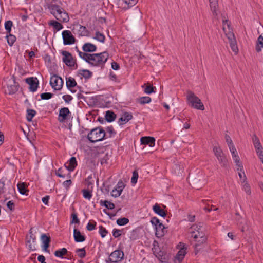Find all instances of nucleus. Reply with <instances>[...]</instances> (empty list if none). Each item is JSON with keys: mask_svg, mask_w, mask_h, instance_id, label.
<instances>
[{"mask_svg": "<svg viewBox=\"0 0 263 263\" xmlns=\"http://www.w3.org/2000/svg\"><path fill=\"white\" fill-rule=\"evenodd\" d=\"M203 225V222H199L198 224H193L189 229V232L191 234V237L196 242V243L194 245L195 254H197L200 249L199 247L201 245L205 243L207 240Z\"/></svg>", "mask_w": 263, "mask_h": 263, "instance_id": "1", "label": "nucleus"}, {"mask_svg": "<svg viewBox=\"0 0 263 263\" xmlns=\"http://www.w3.org/2000/svg\"><path fill=\"white\" fill-rule=\"evenodd\" d=\"M222 23L223 30L225 32L226 35H227L229 40L231 49L235 53H237L238 51V49L237 45V43L235 37V35L234 33L230 30L231 23L230 22H229L228 20L226 19L225 17L224 16L223 17L222 19Z\"/></svg>", "mask_w": 263, "mask_h": 263, "instance_id": "2", "label": "nucleus"}, {"mask_svg": "<svg viewBox=\"0 0 263 263\" xmlns=\"http://www.w3.org/2000/svg\"><path fill=\"white\" fill-rule=\"evenodd\" d=\"M109 54L107 52L104 51L99 53L90 54L88 63L93 66L103 67L107 61Z\"/></svg>", "mask_w": 263, "mask_h": 263, "instance_id": "3", "label": "nucleus"}, {"mask_svg": "<svg viewBox=\"0 0 263 263\" xmlns=\"http://www.w3.org/2000/svg\"><path fill=\"white\" fill-rule=\"evenodd\" d=\"M105 130L101 127H96L90 130L88 134L87 138L91 143L103 140L105 137Z\"/></svg>", "mask_w": 263, "mask_h": 263, "instance_id": "4", "label": "nucleus"}, {"mask_svg": "<svg viewBox=\"0 0 263 263\" xmlns=\"http://www.w3.org/2000/svg\"><path fill=\"white\" fill-rule=\"evenodd\" d=\"M186 98L189 104L191 107L201 110H204V106L201 100L192 91H187Z\"/></svg>", "mask_w": 263, "mask_h": 263, "instance_id": "5", "label": "nucleus"}, {"mask_svg": "<svg viewBox=\"0 0 263 263\" xmlns=\"http://www.w3.org/2000/svg\"><path fill=\"white\" fill-rule=\"evenodd\" d=\"M124 254L121 250H116L109 255V257L106 260L107 263H117L123 259Z\"/></svg>", "mask_w": 263, "mask_h": 263, "instance_id": "6", "label": "nucleus"}, {"mask_svg": "<svg viewBox=\"0 0 263 263\" xmlns=\"http://www.w3.org/2000/svg\"><path fill=\"white\" fill-rule=\"evenodd\" d=\"M213 151L221 166L226 167L228 161L221 149L219 147L214 146Z\"/></svg>", "mask_w": 263, "mask_h": 263, "instance_id": "7", "label": "nucleus"}, {"mask_svg": "<svg viewBox=\"0 0 263 263\" xmlns=\"http://www.w3.org/2000/svg\"><path fill=\"white\" fill-rule=\"evenodd\" d=\"M7 85V89L5 90V92L9 95L16 93L20 86L19 84L15 82V78L14 76L8 81Z\"/></svg>", "mask_w": 263, "mask_h": 263, "instance_id": "8", "label": "nucleus"}, {"mask_svg": "<svg viewBox=\"0 0 263 263\" xmlns=\"http://www.w3.org/2000/svg\"><path fill=\"white\" fill-rule=\"evenodd\" d=\"M63 57L62 59L63 62L68 67H73L75 65L76 67L75 69H77L78 65L76 63V60L73 59L72 54L67 51H62L61 52Z\"/></svg>", "mask_w": 263, "mask_h": 263, "instance_id": "9", "label": "nucleus"}, {"mask_svg": "<svg viewBox=\"0 0 263 263\" xmlns=\"http://www.w3.org/2000/svg\"><path fill=\"white\" fill-rule=\"evenodd\" d=\"M63 84L64 81L60 77L56 74L51 77L50 84L55 90H60L63 87Z\"/></svg>", "mask_w": 263, "mask_h": 263, "instance_id": "10", "label": "nucleus"}, {"mask_svg": "<svg viewBox=\"0 0 263 263\" xmlns=\"http://www.w3.org/2000/svg\"><path fill=\"white\" fill-rule=\"evenodd\" d=\"M63 44L65 45H71L75 43L76 39L69 30H64L62 33Z\"/></svg>", "mask_w": 263, "mask_h": 263, "instance_id": "11", "label": "nucleus"}, {"mask_svg": "<svg viewBox=\"0 0 263 263\" xmlns=\"http://www.w3.org/2000/svg\"><path fill=\"white\" fill-rule=\"evenodd\" d=\"M25 82L29 85L30 91L35 92L39 87V80L36 77H30L25 79Z\"/></svg>", "mask_w": 263, "mask_h": 263, "instance_id": "12", "label": "nucleus"}, {"mask_svg": "<svg viewBox=\"0 0 263 263\" xmlns=\"http://www.w3.org/2000/svg\"><path fill=\"white\" fill-rule=\"evenodd\" d=\"M254 147H255L256 153L258 154L260 160L263 163V155L262 154V146L259 139L256 135H254L252 138Z\"/></svg>", "mask_w": 263, "mask_h": 263, "instance_id": "13", "label": "nucleus"}, {"mask_svg": "<svg viewBox=\"0 0 263 263\" xmlns=\"http://www.w3.org/2000/svg\"><path fill=\"white\" fill-rule=\"evenodd\" d=\"M5 190L6 193H4V195L5 199L3 202L7 200L10 199L11 197L13 196L14 194L15 193V188L10 182H7V187L5 189Z\"/></svg>", "mask_w": 263, "mask_h": 263, "instance_id": "14", "label": "nucleus"}, {"mask_svg": "<svg viewBox=\"0 0 263 263\" xmlns=\"http://www.w3.org/2000/svg\"><path fill=\"white\" fill-rule=\"evenodd\" d=\"M71 115L69 109L67 107L62 108L59 111L58 120L60 122H63L67 120Z\"/></svg>", "mask_w": 263, "mask_h": 263, "instance_id": "15", "label": "nucleus"}, {"mask_svg": "<svg viewBox=\"0 0 263 263\" xmlns=\"http://www.w3.org/2000/svg\"><path fill=\"white\" fill-rule=\"evenodd\" d=\"M41 238L43 243V250L45 252L49 253V250L48 249L50 246V242L51 241L50 236H48L45 234H43L41 235Z\"/></svg>", "mask_w": 263, "mask_h": 263, "instance_id": "16", "label": "nucleus"}, {"mask_svg": "<svg viewBox=\"0 0 263 263\" xmlns=\"http://www.w3.org/2000/svg\"><path fill=\"white\" fill-rule=\"evenodd\" d=\"M31 230L32 228L30 230V236L29 238H27L26 245L28 246L29 250L34 251L36 249L35 245H33V243L35 242L36 237L32 233Z\"/></svg>", "mask_w": 263, "mask_h": 263, "instance_id": "17", "label": "nucleus"}, {"mask_svg": "<svg viewBox=\"0 0 263 263\" xmlns=\"http://www.w3.org/2000/svg\"><path fill=\"white\" fill-rule=\"evenodd\" d=\"M155 228L156 230L155 235L158 238L163 236L166 232L165 231V227L162 223L159 224Z\"/></svg>", "mask_w": 263, "mask_h": 263, "instance_id": "18", "label": "nucleus"}, {"mask_svg": "<svg viewBox=\"0 0 263 263\" xmlns=\"http://www.w3.org/2000/svg\"><path fill=\"white\" fill-rule=\"evenodd\" d=\"M141 143L142 144L148 145L151 147L155 145V139L152 137H143L141 138Z\"/></svg>", "mask_w": 263, "mask_h": 263, "instance_id": "19", "label": "nucleus"}, {"mask_svg": "<svg viewBox=\"0 0 263 263\" xmlns=\"http://www.w3.org/2000/svg\"><path fill=\"white\" fill-rule=\"evenodd\" d=\"M49 10L50 13L56 18L57 17V15L61 14L62 13V10H64L63 8L61 7L59 5H51L49 7Z\"/></svg>", "mask_w": 263, "mask_h": 263, "instance_id": "20", "label": "nucleus"}, {"mask_svg": "<svg viewBox=\"0 0 263 263\" xmlns=\"http://www.w3.org/2000/svg\"><path fill=\"white\" fill-rule=\"evenodd\" d=\"M73 237L76 242H82L85 240V237L82 235L80 231L77 229H74Z\"/></svg>", "mask_w": 263, "mask_h": 263, "instance_id": "21", "label": "nucleus"}, {"mask_svg": "<svg viewBox=\"0 0 263 263\" xmlns=\"http://www.w3.org/2000/svg\"><path fill=\"white\" fill-rule=\"evenodd\" d=\"M82 49L86 52H92L96 51L97 47L92 43H86L83 45Z\"/></svg>", "mask_w": 263, "mask_h": 263, "instance_id": "22", "label": "nucleus"}, {"mask_svg": "<svg viewBox=\"0 0 263 263\" xmlns=\"http://www.w3.org/2000/svg\"><path fill=\"white\" fill-rule=\"evenodd\" d=\"M57 20L60 22L67 23L69 21V16L68 13L65 10H62L61 14L57 15Z\"/></svg>", "mask_w": 263, "mask_h": 263, "instance_id": "23", "label": "nucleus"}, {"mask_svg": "<svg viewBox=\"0 0 263 263\" xmlns=\"http://www.w3.org/2000/svg\"><path fill=\"white\" fill-rule=\"evenodd\" d=\"M210 2V5L211 10L212 12L213 15L214 16H217V11L218 10V1L217 0H212Z\"/></svg>", "mask_w": 263, "mask_h": 263, "instance_id": "24", "label": "nucleus"}, {"mask_svg": "<svg viewBox=\"0 0 263 263\" xmlns=\"http://www.w3.org/2000/svg\"><path fill=\"white\" fill-rule=\"evenodd\" d=\"M66 85L68 89H69L72 92H74V91L70 89V88L76 86L77 82L74 78L71 77H67L66 78Z\"/></svg>", "mask_w": 263, "mask_h": 263, "instance_id": "25", "label": "nucleus"}, {"mask_svg": "<svg viewBox=\"0 0 263 263\" xmlns=\"http://www.w3.org/2000/svg\"><path fill=\"white\" fill-rule=\"evenodd\" d=\"M77 165V162L76 158L74 157H72L69 160V163L68 165H65L66 169L69 171H73L76 166Z\"/></svg>", "mask_w": 263, "mask_h": 263, "instance_id": "26", "label": "nucleus"}, {"mask_svg": "<svg viewBox=\"0 0 263 263\" xmlns=\"http://www.w3.org/2000/svg\"><path fill=\"white\" fill-rule=\"evenodd\" d=\"M77 27L79 28L78 31V34L82 36H89L90 32L86 29V27L81 25H78Z\"/></svg>", "mask_w": 263, "mask_h": 263, "instance_id": "27", "label": "nucleus"}, {"mask_svg": "<svg viewBox=\"0 0 263 263\" xmlns=\"http://www.w3.org/2000/svg\"><path fill=\"white\" fill-rule=\"evenodd\" d=\"M154 212L158 215L164 217L166 215L165 211L161 209V208L156 203L153 207Z\"/></svg>", "mask_w": 263, "mask_h": 263, "instance_id": "28", "label": "nucleus"}, {"mask_svg": "<svg viewBox=\"0 0 263 263\" xmlns=\"http://www.w3.org/2000/svg\"><path fill=\"white\" fill-rule=\"evenodd\" d=\"M116 115L112 111L108 110L106 112L105 119L108 122H111L115 120Z\"/></svg>", "mask_w": 263, "mask_h": 263, "instance_id": "29", "label": "nucleus"}, {"mask_svg": "<svg viewBox=\"0 0 263 263\" xmlns=\"http://www.w3.org/2000/svg\"><path fill=\"white\" fill-rule=\"evenodd\" d=\"M78 73L87 79L90 78L92 76V72L87 69H80L78 71Z\"/></svg>", "mask_w": 263, "mask_h": 263, "instance_id": "30", "label": "nucleus"}, {"mask_svg": "<svg viewBox=\"0 0 263 263\" xmlns=\"http://www.w3.org/2000/svg\"><path fill=\"white\" fill-rule=\"evenodd\" d=\"M262 48H263V36L260 35L256 43L255 50L256 52H259L261 51Z\"/></svg>", "mask_w": 263, "mask_h": 263, "instance_id": "31", "label": "nucleus"}, {"mask_svg": "<svg viewBox=\"0 0 263 263\" xmlns=\"http://www.w3.org/2000/svg\"><path fill=\"white\" fill-rule=\"evenodd\" d=\"M233 160L234 161L236 165L238 166L237 171L242 172L243 171V165L240 161V159L238 155L233 156Z\"/></svg>", "mask_w": 263, "mask_h": 263, "instance_id": "32", "label": "nucleus"}, {"mask_svg": "<svg viewBox=\"0 0 263 263\" xmlns=\"http://www.w3.org/2000/svg\"><path fill=\"white\" fill-rule=\"evenodd\" d=\"M67 250L66 248H63L55 251L54 254L56 257L63 258V256L67 254Z\"/></svg>", "mask_w": 263, "mask_h": 263, "instance_id": "33", "label": "nucleus"}, {"mask_svg": "<svg viewBox=\"0 0 263 263\" xmlns=\"http://www.w3.org/2000/svg\"><path fill=\"white\" fill-rule=\"evenodd\" d=\"M152 100L149 97L145 96L139 98L137 99L136 102L141 105L149 103L151 102Z\"/></svg>", "mask_w": 263, "mask_h": 263, "instance_id": "34", "label": "nucleus"}, {"mask_svg": "<svg viewBox=\"0 0 263 263\" xmlns=\"http://www.w3.org/2000/svg\"><path fill=\"white\" fill-rule=\"evenodd\" d=\"M239 229L242 232H245L249 230V226L245 219H242L241 221L238 223Z\"/></svg>", "mask_w": 263, "mask_h": 263, "instance_id": "35", "label": "nucleus"}, {"mask_svg": "<svg viewBox=\"0 0 263 263\" xmlns=\"http://www.w3.org/2000/svg\"><path fill=\"white\" fill-rule=\"evenodd\" d=\"M100 204L101 206H104L106 207L108 209L112 210L115 208V204L108 201L105 200H100Z\"/></svg>", "mask_w": 263, "mask_h": 263, "instance_id": "36", "label": "nucleus"}, {"mask_svg": "<svg viewBox=\"0 0 263 263\" xmlns=\"http://www.w3.org/2000/svg\"><path fill=\"white\" fill-rule=\"evenodd\" d=\"M186 252L184 248H181V249L178 252L176 255V259L179 261H182L184 258Z\"/></svg>", "mask_w": 263, "mask_h": 263, "instance_id": "37", "label": "nucleus"}, {"mask_svg": "<svg viewBox=\"0 0 263 263\" xmlns=\"http://www.w3.org/2000/svg\"><path fill=\"white\" fill-rule=\"evenodd\" d=\"M6 37L7 38L8 44L10 46L13 45L16 40V37L14 35L11 34V32L10 33H7Z\"/></svg>", "mask_w": 263, "mask_h": 263, "instance_id": "38", "label": "nucleus"}, {"mask_svg": "<svg viewBox=\"0 0 263 263\" xmlns=\"http://www.w3.org/2000/svg\"><path fill=\"white\" fill-rule=\"evenodd\" d=\"M17 188L21 194L27 195L26 193L28 192V190L26 189V185L25 183H18L17 184Z\"/></svg>", "mask_w": 263, "mask_h": 263, "instance_id": "39", "label": "nucleus"}, {"mask_svg": "<svg viewBox=\"0 0 263 263\" xmlns=\"http://www.w3.org/2000/svg\"><path fill=\"white\" fill-rule=\"evenodd\" d=\"M76 49H77V51L79 53V57L83 59L84 61H85L86 62L88 63L89 58L90 57V54L87 53L86 52H82L78 50V47H76Z\"/></svg>", "mask_w": 263, "mask_h": 263, "instance_id": "40", "label": "nucleus"}, {"mask_svg": "<svg viewBox=\"0 0 263 263\" xmlns=\"http://www.w3.org/2000/svg\"><path fill=\"white\" fill-rule=\"evenodd\" d=\"M93 38L101 43H104L105 40L104 35L103 33H100L99 31H97L96 32L95 36Z\"/></svg>", "mask_w": 263, "mask_h": 263, "instance_id": "41", "label": "nucleus"}, {"mask_svg": "<svg viewBox=\"0 0 263 263\" xmlns=\"http://www.w3.org/2000/svg\"><path fill=\"white\" fill-rule=\"evenodd\" d=\"M121 2L123 3H124L125 4L127 5V7L124 6V8L125 9H128L135 5L137 3L136 0H121Z\"/></svg>", "mask_w": 263, "mask_h": 263, "instance_id": "42", "label": "nucleus"}, {"mask_svg": "<svg viewBox=\"0 0 263 263\" xmlns=\"http://www.w3.org/2000/svg\"><path fill=\"white\" fill-rule=\"evenodd\" d=\"M49 25L53 26V28L59 31L61 30L63 26V25L59 22H57L55 21H52L50 23Z\"/></svg>", "mask_w": 263, "mask_h": 263, "instance_id": "43", "label": "nucleus"}, {"mask_svg": "<svg viewBox=\"0 0 263 263\" xmlns=\"http://www.w3.org/2000/svg\"><path fill=\"white\" fill-rule=\"evenodd\" d=\"M83 196L84 198L90 200L92 196V191L89 190L83 189L82 190Z\"/></svg>", "mask_w": 263, "mask_h": 263, "instance_id": "44", "label": "nucleus"}, {"mask_svg": "<svg viewBox=\"0 0 263 263\" xmlns=\"http://www.w3.org/2000/svg\"><path fill=\"white\" fill-rule=\"evenodd\" d=\"M27 120L28 121H31L33 118V117L36 114L35 110L31 109H28L27 110Z\"/></svg>", "mask_w": 263, "mask_h": 263, "instance_id": "45", "label": "nucleus"}, {"mask_svg": "<svg viewBox=\"0 0 263 263\" xmlns=\"http://www.w3.org/2000/svg\"><path fill=\"white\" fill-rule=\"evenodd\" d=\"M78 256L81 258H84L86 255V252L84 248L81 249H77L76 250Z\"/></svg>", "mask_w": 263, "mask_h": 263, "instance_id": "46", "label": "nucleus"}, {"mask_svg": "<svg viewBox=\"0 0 263 263\" xmlns=\"http://www.w3.org/2000/svg\"><path fill=\"white\" fill-rule=\"evenodd\" d=\"M129 220L127 218L123 217L117 220V224L119 226H124L129 222Z\"/></svg>", "mask_w": 263, "mask_h": 263, "instance_id": "47", "label": "nucleus"}, {"mask_svg": "<svg viewBox=\"0 0 263 263\" xmlns=\"http://www.w3.org/2000/svg\"><path fill=\"white\" fill-rule=\"evenodd\" d=\"M13 25V23L11 21H7L5 23V28L6 30L7 33H10L11 31V27Z\"/></svg>", "mask_w": 263, "mask_h": 263, "instance_id": "48", "label": "nucleus"}, {"mask_svg": "<svg viewBox=\"0 0 263 263\" xmlns=\"http://www.w3.org/2000/svg\"><path fill=\"white\" fill-rule=\"evenodd\" d=\"M156 89V88L155 87L152 85H148L145 87L144 91L145 93L151 94L153 92H155V90Z\"/></svg>", "mask_w": 263, "mask_h": 263, "instance_id": "49", "label": "nucleus"}, {"mask_svg": "<svg viewBox=\"0 0 263 263\" xmlns=\"http://www.w3.org/2000/svg\"><path fill=\"white\" fill-rule=\"evenodd\" d=\"M7 187V183H5L4 181L0 180V195L6 193L5 189Z\"/></svg>", "mask_w": 263, "mask_h": 263, "instance_id": "50", "label": "nucleus"}, {"mask_svg": "<svg viewBox=\"0 0 263 263\" xmlns=\"http://www.w3.org/2000/svg\"><path fill=\"white\" fill-rule=\"evenodd\" d=\"M122 117L124 120V123H127L133 118L132 114L127 112H124Z\"/></svg>", "mask_w": 263, "mask_h": 263, "instance_id": "51", "label": "nucleus"}, {"mask_svg": "<svg viewBox=\"0 0 263 263\" xmlns=\"http://www.w3.org/2000/svg\"><path fill=\"white\" fill-rule=\"evenodd\" d=\"M53 94L50 92H44L41 94L40 96L42 100H49L51 99Z\"/></svg>", "mask_w": 263, "mask_h": 263, "instance_id": "52", "label": "nucleus"}, {"mask_svg": "<svg viewBox=\"0 0 263 263\" xmlns=\"http://www.w3.org/2000/svg\"><path fill=\"white\" fill-rule=\"evenodd\" d=\"M99 233L101 235L102 238L105 237L106 234L108 233L107 230L103 227L102 226H99Z\"/></svg>", "mask_w": 263, "mask_h": 263, "instance_id": "53", "label": "nucleus"}, {"mask_svg": "<svg viewBox=\"0 0 263 263\" xmlns=\"http://www.w3.org/2000/svg\"><path fill=\"white\" fill-rule=\"evenodd\" d=\"M138 178V173L137 171H134L133 172V176L131 179V182L133 184H136L137 182Z\"/></svg>", "mask_w": 263, "mask_h": 263, "instance_id": "54", "label": "nucleus"}, {"mask_svg": "<svg viewBox=\"0 0 263 263\" xmlns=\"http://www.w3.org/2000/svg\"><path fill=\"white\" fill-rule=\"evenodd\" d=\"M242 186V189L248 195H250L251 194V188L248 182L243 184Z\"/></svg>", "mask_w": 263, "mask_h": 263, "instance_id": "55", "label": "nucleus"}, {"mask_svg": "<svg viewBox=\"0 0 263 263\" xmlns=\"http://www.w3.org/2000/svg\"><path fill=\"white\" fill-rule=\"evenodd\" d=\"M96 222L95 221H93L92 222H89L86 227L88 231H92L94 230L96 228Z\"/></svg>", "mask_w": 263, "mask_h": 263, "instance_id": "56", "label": "nucleus"}, {"mask_svg": "<svg viewBox=\"0 0 263 263\" xmlns=\"http://www.w3.org/2000/svg\"><path fill=\"white\" fill-rule=\"evenodd\" d=\"M109 188H110L109 185H107V184H105V183H104L103 184V186L101 188V191L104 194H108V193L109 192V191H110Z\"/></svg>", "mask_w": 263, "mask_h": 263, "instance_id": "57", "label": "nucleus"}, {"mask_svg": "<svg viewBox=\"0 0 263 263\" xmlns=\"http://www.w3.org/2000/svg\"><path fill=\"white\" fill-rule=\"evenodd\" d=\"M122 230L114 229L112 231V235L115 238H118L121 235Z\"/></svg>", "mask_w": 263, "mask_h": 263, "instance_id": "58", "label": "nucleus"}, {"mask_svg": "<svg viewBox=\"0 0 263 263\" xmlns=\"http://www.w3.org/2000/svg\"><path fill=\"white\" fill-rule=\"evenodd\" d=\"M121 193V191H120V190L115 188L112 191L111 196L114 197H118L120 196Z\"/></svg>", "mask_w": 263, "mask_h": 263, "instance_id": "59", "label": "nucleus"}, {"mask_svg": "<svg viewBox=\"0 0 263 263\" xmlns=\"http://www.w3.org/2000/svg\"><path fill=\"white\" fill-rule=\"evenodd\" d=\"M125 187V185L124 183L122 181H119L115 188L118 189V190H120V191L122 192L123 189Z\"/></svg>", "mask_w": 263, "mask_h": 263, "instance_id": "60", "label": "nucleus"}, {"mask_svg": "<svg viewBox=\"0 0 263 263\" xmlns=\"http://www.w3.org/2000/svg\"><path fill=\"white\" fill-rule=\"evenodd\" d=\"M106 131L109 134V137H111L112 135L116 134V132L115 131L112 126L107 127L106 128Z\"/></svg>", "mask_w": 263, "mask_h": 263, "instance_id": "61", "label": "nucleus"}, {"mask_svg": "<svg viewBox=\"0 0 263 263\" xmlns=\"http://www.w3.org/2000/svg\"><path fill=\"white\" fill-rule=\"evenodd\" d=\"M151 222L153 225L155 226V227L161 223L160 220L155 217L152 218Z\"/></svg>", "mask_w": 263, "mask_h": 263, "instance_id": "62", "label": "nucleus"}, {"mask_svg": "<svg viewBox=\"0 0 263 263\" xmlns=\"http://www.w3.org/2000/svg\"><path fill=\"white\" fill-rule=\"evenodd\" d=\"M71 217L72 218V220L71 221L72 223H75L79 224L80 223V221L79 218H78L77 215L76 213H72L71 214Z\"/></svg>", "mask_w": 263, "mask_h": 263, "instance_id": "63", "label": "nucleus"}, {"mask_svg": "<svg viewBox=\"0 0 263 263\" xmlns=\"http://www.w3.org/2000/svg\"><path fill=\"white\" fill-rule=\"evenodd\" d=\"M7 206L11 211H13L15 209V204L12 201H9L7 203Z\"/></svg>", "mask_w": 263, "mask_h": 263, "instance_id": "64", "label": "nucleus"}]
</instances>
